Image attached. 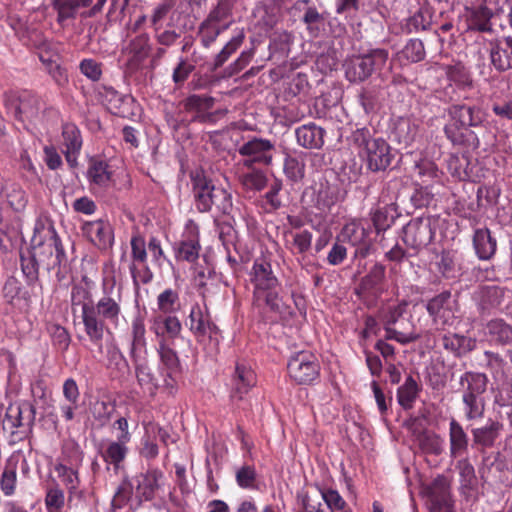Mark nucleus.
<instances>
[{
	"mask_svg": "<svg viewBox=\"0 0 512 512\" xmlns=\"http://www.w3.org/2000/svg\"><path fill=\"white\" fill-rule=\"evenodd\" d=\"M450 456L456 458L468 450V436L462 425L455 419L449 423Z\"/></svg>",
	"mask_w": 512,
	"mask_h": 512,
	"instance_id": "c85d7f7f",
	"label": "nucleus"
},
{
	"mask_svg": "<svg viewBox=\"0 0 512 512\" xmlns=\"http://www.w3.org/2000/svg\"><path fill=\"white\" fill-rule=\"evenodd\" d=\"M302 21L306 24L308 32L312 36L319 34V25L323 24L324 17L316 7H308L303 15Z\"/></svg>",
	"mask_w": 512,
	"mask_h": 512,
	"instance_id": "0e129e2a",
	"label": "nucleus"
},
{
	"mask_svg": "<svg viewBox=\"0 0 512 512\" xmlns=\"http://www.w3.org/2000/svg\"><path fill=\"white\" fill-rule=\"evenodd\" d=\"M65 505L64 491L58 484H54L47 489L45 496V506L48 512H60Z\"/></svg>",
	"mask_w": 512,
	"mask_h": 512,
	"instance_id": "8fccbe9b",
	"label": "nucleus"
},
{
	"mask_svg": "<svg viewBox=\"0 0 512 512\" xmlns=\"http://www.w3.org/2000/svg\"><path fill=\"white\" fill-rule=\"evenodd\" d=\"M407 303L405 301L396 305H390L380 313V320L385 330V340H394L402 345L416 341V337L404 329H394L397 324H402L406 312Z\"/></svg>",
	"mask_w": 512,
	"mask_h": 512,
	"instance_id": "6e6552de",
	"label": "nucleus"
},
{
	"mask_svg": "<svg viewBox=\"0 0 512 512\" xmlns=\"http://www.w3.org/2000/svg\"><path fill=\"white\" fill-rule=\"evenodd\" d=\"M4 104L8 112L19 121L35 118L40 109L39 99L28 92L21 94L6 92L4 94Z\"/></svg>",
	"mask_w": 512,
	"mask_h": 512,
	"instance_id": "9d476101",
	"label": "nucleus"
},
{
	"mask_svg": "<svg viewBox=\"0 0 512 512\" xmlns=\"http://www.w3.org/2000/svg\"><path fill=\"white\" fill-rule=\"evenodd\" d=\"M431 25V16L427 10L419 9L406 23L408 33L427 30Z\"/></svg>",
	"mask_w": 512,
	"mask_h": 512,
	"instance_id": "5fc2aeb1",
	"label": "nucleus"
},
{
	"mask_svg": "<svg viewBox=\"0 0 512 512\" xmlns=\"http://www.w3.org/2000/svg\"><path fill=\"white\" fill-rule=\"evenodd\" d=\"M215 103V99L207 95L192 94L183 100L182 104L187 112L203 113L210 110Z\"/></svg>",
	"mask_w": 512,
	"mask_h": 512,
	"instance_id": "37998d69",
	"label": "nucleus"
},
{
	"mask_svg": "<svg viewBox=\"0 0 512 512\" xmlns=\"http://www.w3.org/2000/svg\"><path fill=\"white\" fill-rule=\"evenodd\" d=\"M352 143L369 171H385L391 165L394 155L383 138L372 137L367 129H357L352 134Z\"/></svg>",
	"mask_w": 512,
	"mask_h": 512,
	"instance_id": "20e7f679",
	"label": "nucleus"
},
{
	"mask_svg": "<svg viewBox=\"0 0 512 512\" xmlns=\"http://www.w3.org/2000/svg\"><path fill=\"white\" fill-rule=\"evenodd\" d=\"M401 56L410 62H419L425 57L424 44L419 39H411L401 51Z\"/></svg>",
	"mask_w": 512,
	"mask_h": 512,
	"instance_id": "13d9d810",
	"label": "nucleus"
},
{
	"mask_svg": "<svg viewBox=\"0 0 512 512\" xmlns=\"http://www.w3.org/2000/svg\"><path fill=\"white\" fill-rule=\"evenodd\" d=\"M155 333L160 335L162 333H167L170 338H176L180 335L182 330V324L180 320L176 316H167L164 318H159L155 322Z\"/></svg>",
	"mask_w": 512,
	"mask_h": 512,
	"instance_id": "49530a36",
	"label": "nucleus"
},
{
	"mask_svg": "<svg viewBox=\"0 0 512 512\" xmlns=\"http://www.w3.org/2000/svg\"><path fill=\"white\" fill-rule=\"evenodd\" d=\"M432 220L429 217L415 218L403 227L402 239L407 247L418 251L426 247L434 237Z\"/></svg>",
	"mask_w": 512,
	"mask_h": 512,
	"instance_id": "9b49d317",
	"label": "nucleus"
},
{
	"mask_svg": "<svg viewBox=\"0 0 512 512\" xmlns=\"http://www.w3.org/2000/svg\"><path fill=\"white\" fill-rule=\"evenodd\" d=\"M154 37L157 43L161 46L170 47L174 45L177 40L181 37V30L172 28V25L169 23L166 29L157 28L154 30Z\"/></svg>",
	"mask_w": 512,
	"mask_h": 512,
	"instance_id": "052dcab7",
	"label": "nucleus"
},
{
	"mask_svg": "<svg viewBox=\"0 0 512 512\" xmlns=\"http://www.w3.org/2000/svg\"><path fill=\"white\" fill-rule=\"evenodd\" d=\"M250 277L254 287L253 294L255 301H260L263 292L276 290L279 285V281L273 273L270 262L264 258H258L254 261Z\"/></svg>",
	"mask_w": 512,
	"mask_h": 512,
	"instance_id": "dca6fc26",
	"label": "nucleus"
},
{
	"mask_svg": "<svg viewBox=\"0 0 512 512\" xmlns=\"http://www.w3.org/2000/svg\"><path fill=\"white\" fill-rule=\"evenodd\" d=\"M431 512H452L450 483L445 476L436 477L429 486Z\"/></svg>",
	"mask_w": 512,
	"mask_h": 512,
	"instance_id": "f3484780",
	"label": "nucleus"
},
{
	"mask_svg": "<svg viewBox=\"0 0 512 512\" xmlns=\"http://www.w3.org/2000/svg\"><path fill=\"white\" fill-rule=\"evenodd\" d=\"M132 496V485L128 481H123L117 488L113 499L111 501L112 508L121 509L123 508L127 502L130 500Z\"/></svg>",
	"mask_w": 512,
	"mask_h": 512,
	"instance_id": "338daca9",
	"label": "nucleus"
},
{
	"mask_svg": "<svg viewBox=\"0 0 512 512\" xmlns=\"http://www.w3.org/2000/svg\"><path fill=\"white\" fill-rule=\"evenodd\" d=\"M325 130L314 123L304 124L295 130L297 143L306 149H319L324 144Z\"/></svg>",
	"mask_w": 512,
	"mask_h": 512,
	"instance_id": "b1692460",
	"label": "nucleus"
},
{
	"mask_svg": "<svg viewBox=\"0 0 512 512\" xmlns=\"http://www.w3.org/2000/svg\"><path fill=\"white\" fill-rule=\"evenodd\" d=\"M158 309L163 313H173L179 307V295L176 290L171 288L165 289L158 295Z\"/></svg>",
	"mask_w": 512,
	"mask_h": 512,
	"instance_id": "864d4df0",
	"label": "nucleus"
},
{
	"mask_svg": "<svg viewBox=\"0 0 512 512\" xmlns=\"http://www.w3.org/2000/svg\"><path fill=\"white\" fill-rule=\"evenodd\" d=\"M446 75L450 81L458 86L466 87L472 84L470 73L462 63L447 66Z\"/></svg>",
	"mask_w": 512,
	"mask_h": 512,
	"instance_id": "603ef678",
	"label": "nucleus"
},
{
	"mask_svg": "<svg viewBox=\"0 0 512 512\" xmlns=\"http://www.w3.org/2000/svg\"><path fill=\"white\" fill-rule=\"evenodd\" d=\"M340 236L342 241L348 242L352 246L361 244L370 239L368 230L356 221H351L344 225Z\"/></svg>",
	"mask_w": 512,
	"mask_h": 512,
	"instance_id": "58836bf2",
	"label": "nucleus"
},
{
	"mask_svg": "<svg viewBox=\"0 0 512 512\" xmlns=\"http://www.w3.org/2000/svg\"><path fill=\"white\" fill-rule=\"evenodd\" d=\"M185 325L198 342L206 336L213 339L219 333V328L212 321L207 307L202 308L199 304L191 307Z\"/></svg>",
	"mask_w": 512,
	"mask_h": 512,
	"instance_id": "ddd939ff",
	"label": "nucleus"
},
{
	"mask_svg": "<svg viewBox=\"0 0 512 512\" xmlns=\"http://www.w3.org/2000/svg\"><path fill=\"white\" fill-rule=\"evenodd\" d=\"M49 332L53 345L60 351H66L71 341L68 331L64 327L54 324L50 326Z\"/></svg>",
	"mask_w": 512,
	"mask_h": 512,
	"instance_id": "e2e57ef3",
	"label": "nucleus"
},
{
	"mask_svg": "<svg viewBox=\"0 0 512 512\" xmlns=\"http://www.w3.org/2000/svg\"><path fill=\"white\" fill-rule=\"evenodd\" d=\"M426 310L432 318L436 330H444L454 324L455 315L451 308V293L443 291L426 304Z\"/></svg>",
	"mask_w": 512,
	"mask_h": 512,
	"instance_id": "2eb2a0df",
	"label": "nucleus"
},
{
	"mask_svg": "<svg viewBox=\"0 0 512 512\" xmlns=\"http://www.w3.org/2000/svg\"><path fill=\"white\" fill-rule=\"evenodd\" d=\"M275 145L268 139L253 137L249 141L242 144L238 152L241 156L246 157L243 165L250 168L253 164L270 165L273 159Z\"/></svg>",
	"mask_w": 512,
	"mask_h": 512,
	"instance_id": "f8f14e48",
	"label": "nucleus"
},
{
	"mask_svg": "<svg viewBox=\"0 0 512 512\" xmlns=\"http://www.w3.org/2000/svg\"><path fill=\"white\" fill-rule=\"evenodd\" d=\"M71 304L73 307L79 306L81 308V318L84 324L90 313V309L93 308L95 304L87 282L84 285L77 284L72 287Z\"/></svg>",
	"mask_w": 512,
	"mask_h": 512,
	"instance_id": "c756f323",
	"label": "nucleus"
},
{
	"mask_svg": "<svg viewBox=\"0 0 512 512\" xmlns=\"http://www.w3.org/2000/svg\"><path fill=\"white\" fill-rule=\"evenodd\" d=\"M113 171L107 161L91 158L87 169V179L91 184L101 188L108 187L112 182Z\"/></svg>",
	"mask_w": 512,
	"mask_h": 512,
	"instance_id": "393cba45",
	"label": "nucleus"
},
{
	"mask_svg": "<svg viewBox=\"0 0 512 512\" xmlns=\"http://www.w3.org/2000/svg\"><path fill=\"white\" fill-rule=\"evenodd\" d=\"M457 469L459 470L461 489L467 496H471L477 487V477L473 465L467 458L461 459L457 462Z\"/></svg>",
	"mask_w": 512,
	"mask_h": 512,
	"instance_id": "72a5a7b5",
	"label": "nucleus"
},
{
	"mask_svg": "<svg viewBox=\"0 0 512 512\" xmlns=\"http://www.w3.org/2000/svg\"><path fill=\"white\" fill-rule=\"evenodd\" d=\"M245 35L243 30H240L216 55L214 66L215 68L221 67L229 57L242 45Z\"/></svg>",
	"mask_w": 512,
	"mask_h": 512,
	"instance_id": "3c124183",
	"label": "nucleus"
},
{
	"mask_svg": "<svg viewBox=\"0 0 512 512\" xmlns=\"http://www.w3.org/2000/svg\"><path fill=\"white\" fill-rule=\"evenodd\" d=\"M145 324L143 319L140 317H136L133 319L131 324V357L133 361H136V357H139V354L146 349V339H145Z\"/></svg>",
	"mask_w": 512,
	"mask_h": 512,
	"instance_id": "c9c22d12",
	"label": "nucleus"
},
{
	"mask_svg": "<svg viewBox=\"0 0 512 512\" xmlns=\"http://www.w3.org/2000/svg\"><path fill=\"white\" fill-rule=\"evenodd\" d=\"M63 145L65 151H80L82 136L78 127L73 123H66L62 127Z\"/></svg>",
	"mask_w": 512,
	"mask_h": 512,
	"instance_id": "c03bdc74",
	"label": "nucleus"
},
{
	"mask_svg": "<svg viewBox=\"0 0 512 512\" xmlns=\"http://www.w3.org/2000/svg\"><path fill=\"white\" fill-rule=\"evenodd\" d=\"M418 132V127L408 118H400L394 127V136L398 143L410 145Z\"/></svg>",
	"mask_w": 512,
	"mask_h": 512,
	"instance_id": "ea45409f",
	"label": "nucleus"
},
{
	"mask_svg": "<svg viewBox=\"0 0 512 512\" xmlns=\"http://www.w3.org/2000/svg\"><path fill=\"white\" fill-rule=\"evenodd\" d=\"M158 353L162 365L167 369V376L169 378H172L174 374L180 372V360L177 353L172 348L162 342L159 344Z\"/></svg>",
	"mask_w": 512,
	"mask_h": 512,
	"instance_id": "79ce46f5",
	"label": "nucleus"
},
{
	"mask_svg": "<svg viewBox=\"0 0 512 512\" xmlns=\"http://www.w3.org/2000/svg\"><path fill=\"white\" fill-rule=\"evenodd\" d=\"M190 180L194 204L200 213H208L215 208L220 214H230L233 203L227 190L216 187L202 170L192 171Z\"/></svg>",
	"mask_w": 512,
	"mask_h": 512,
	"instance_id": "7ed1b4c3",
	"label": "nucleus"
},
{
	"mask_svg": "<svg viewBox=\"0 0 512 512\" xmlns=\"http://www.w3.org/2000/svg\"><path fill=\"white\" fill-rule=\"evenodd\" d=\"M17 464L18 461L16 459L12 457L9 458L0 477V488L7 496H10L15 492L18 469Z\"/></svg>",
	"mask_w": 512,
	"mask_h": 512,
	"instance_id": "4c0bfd02",
	"label": "nucleus"
},
{
	"mask_svg": "<svg viewBox=\"0 0 512 512\" xmlns=\"http://www.w3.org/2000/svg\"><path fill=\"white\" fill-rule=\"evenodd\" d=\"M503 425L494 420H489L485 426L473 428L471 434L473 443L482 448H491L500 435Z\"/></svg>",
	"mask_w": 512,
	"mask_h": 512,
	"instance_id": "cd10ccee",
	"label": "nucleus"
},
{
	"mask_svg": "<svg viewBox=\"0 0 512 512\" xmlns=\"http://www.w3.org/2000/svg\"><path fill=\"white\" fill-rule=\"evenodd\" d=\"M386 267L375 263L368 273L361 278L356 294L363 300H377L385 291Z\"/></svg>",
	"mask_w": 512,
	"mask_h": 512,
	"instance_id": "4468645a",
	"label": "nucleus"
},
{
	"mask_svg": "<svg viewBox=\"0 0 512 512\" xmlns=\"http://www.w3.org/2000/svg\"><path fill=\"white\" fill-rule=\"evenodd\" d=\"M322 499L331 510V512L337 510H343L347 504L337 490L334 489H320Z\"/></svg>",
	"mask_w": 512,
	"mask_h": 512,
	"instance_id": "774afa93",
	"label": "nucleus"
},
{
	"mask_svg": "<svg viewBox=\"0 0 512 512\" xmlns=\"http://www.w3.org/2000/svg\"><path fill=\"white\" fill-rule=\"evenodd\" d=\"M134 363L138 384L150 395H155L158 389V381L151 368L147 363L139 362L138 357H136V361H134Z\"/></svg>",
	"mask_w": 512,
	"mask_h": 512,
	"instance_id": "f704fd0d",
	"label": "nucleus"
},
{
	"mask_svg": "<svg viewBox=\"0 0 512 512\" xmlns=\"http://www.w3.org/2000/svg\"><path fill=\"white\" fill-rule=\"evenodd\" d=\"M287 370L297 384H312L320 374V364L311 352L300 351L291 356Z\"/></svg>",
	"mask_w": 512,
	"mask_h": 512,
	"instance_id": "1a4fd4ad",
	"label": "nucleus"
},
{
	"mask_svg": "<svg viewBox=\"0 0 512 512\" xmlns=\"http://www.w3.org/2000/svg\"><path fill=\"white\" fill-rule=\"evenodd\" d=\"M7 201L10 207L15 211H22L27 205V196L25 191L19 185H12L7 193Z\"/></svg>",
	"mask_w": 512,
	"mask_h": 512,
	"instance_id": "680f3d73",
	"label": "nucleus"
},
{
	"mask_svg": "<svg viewBox=\"0 0 512 512\" xmlns=\"http://www.w3.org/2000/svg\"><path fill=\"white\" fill-rule=\"evenodd\" d=\"M40 265L39 259L35 255V250H32L28 256L21 255L22 272L29 285L38 281V269Z\"/></svg>",
	"mask_w": 512,
	"mask_h": 512,
	"instance_id": "09e8293b",
	"label": "nucleus"
},
{
	"mask_svg": "<svg viewBox=\"0 0 512 512\" xmlns=\"http://www.w3.org/2000/svg\"><path fill=\"white\" fill-rule=\"evenodd\" d=\"M113 283L110 288L104 286L103 296L90 309L84 325V331L89 341L103 353V338L110 333L109 326L117 327L122 316L120 289L115 290Z\"/></svg>",
	"mask_w": 512,
	"mask_h": 512,
	"instance_id": "f257e3e1",
	"label": "nucleus"
},
{
	"mask_svg": "<svg viewBox=\"0 0 512 512\" xmlns=\"http://www.w3.org/2000/svg\"><path fill=\"white\" fill-rule=\"evenodd\" d=\"M240 182L246 190L261 191L267 184V178L263 172L255 170L242 174Z\"/></svg>",
	"mask_w": 512,
	"mask_h": 512,
	"instance_id": "6e6d98bb",
	"label": "nucleus"
},
{
	"mask_svg": "<svg viewBox=\"0 0 512 512\" xmlns=\"http://www.w3.org/2000/svg\"><path fill=\"white\" fill-rule=\"evenodd\" d=\"M421 387L411 376H407L404 383L398 387L396 397L398 404L404 409L409 410L414 406L419 396Z\"/></svg>",
	"mask_w": 512,
	"mask_h": 512,
	"instance_id": "7c9ffc66",
	"label": "nucleus"
},
{
	"mask_svg": "<svg viewBox=\"0 0 512 512\" xmlns=\"http://www.w3.org/2000/svg\"><path fill=\"white\" fill-rule=\"evenodd\" d=\"M201 246L197 236L182 240L177 249L176 257L179 260L194 262L198 259Z\"/></svg>",
	"mask_w": 512,
	"mask_h": 512,
	"instance_id": "a19ab883",
	"label": "nucleus"
},
{
	"mask_svg": "<svg viewBox=\"0 0 512 512\" xmlns=\"http://www.w3.org/2000/svg\"><path fill=\"white\" fill-rule=\"evenodd\" d=\"M36 409L29 401L10 404L3 419V429L10 435V442L16 443L25 439L35 422Z\"/></svg>",
	"mask_w": 512,
	"mask_h": 512,
	"instance_id": "39448f33",
	"label": "nucleus"
},
{
	"mask_svg": "<svg viewBox=\"0 0 512 512\" xmlns=\"http://www.w3.org/2000/svg\"><path fill=\"white\" fill-rule=\"evenodd\" d=\"M52 7L57 12L59 23L75 18L77 10L81 8L77 0H52Z\"/></svg>",
	"mask_w": 512,
	"mask_h": 512,
	"instance_id": "a18cd8bd",
	"label": "nucleus"
},
{
	"mask_svg": "<svg viewBox=\"0 0 512 512\" xmlns=\"http://www.w3.org/2000/svg\"><path fill=\"white\" fill-rule=\"evenodd\" d=\"M86 237L99 249H107L112 245L113 232L111 226L102 221L88 222L83 226Z\"/></svg>",
	"mask_w": 512,
	"mask_h": 512,
	"instance_id": "412c9836",
	"label": "nucleus"
},
{
	"mask_svg": "<svg viewBox=\"0 0 512 512\" xmlns=\"http://www.w3.org/2000/svg\"><path fill=\"white\" fill-rule=\"evenodd\" d=\"M489 57L496 71L505 72L512 69V37L491 41Z\"/></svg>",
	"mask_w": 512,
	"mask_h": 512,
	"instance_id": "a211bd4d",
	"label": "nucleus"
},
{
	"mask_svg": "<svg viewBox=\"0 0 512 512\" xmlns=\"http://www.w3.org/2000/svg\"><path fill=\"white\" fill-rule=\"evenodd\" d=\"M449 116L466 130L469 127H478L484 121V113L476 106L453 105L449 109Z\"/></svg>",
	"mask_w": 512,
	"mask_h": 512,
	"instance_id": "4be33fe9",
	"label": "nucleus"
},
{
	"mask_svg": "<svg viewBox=\"0 0 512 512\" xmlns=\"http://www.w3.org/2000/svg\"><path fill=\"white\" fill-rule=\"evenodd\" d=\"M479 293L483 308L498 306L501 302V290L496 286L482 287Z\"/></svg>",
	"mask_w": 512,
	"mask_h": 512,
	"instance_id": "69168bd1",
	"label": "nucleus"
},
{
	"mask_svg": "<svg viewBox=\"0 0 512 512\" xmlns=\"http://www.w3.org/2000/svg\"><path fill=\"white\" fill-rule=\"evenodd\" d=\"M499 21L501 27H512V0H483L473 18V28L480 32H491V20Z\"/></svg>",
	"mask_w": 512,
	"mask_h": 512,
	"instance_id": "0eeeda50",
	"label": "nucleus"
},
{
	"mask_svg": "<svg viewBox=\"0 0 512 512\" xmlns=\"http://www.w3.org/2000/svg\"><path fill=\"white\" fill-rule=\"evenodd\" d=\"M31 248L35 250L41 266L47 271L57 269L58 281L65 279L69 272V257L65 245L53 225L37 223L31 239Z\"/></svg>",
	"mask_w": 512,
	"mask_h": 512,
	"instance_id": "f03ea898",
	"label": "nucleus"
},
{
	"mask_svg": "<svg viewBox=\"0 0 512 512\" xmlns=\"http://www.w3.org/2000/svg\"><path fill=\"white\" fill-rule=\"evenodd\" d=\"M463 411L468 421L483 418L485 413L486 402L483 395L481 396H462Z\"/></svg>",
	"mask_w": 512,
	"mask_h": 512,
	"instance_id": "e433bc0d",
	"label": "nucleus"
},
{
	"mask_svg": "<svg viewBox=\"0 0 512 512\" xmlns=\"http://www.w3.org/2000/svg\"><path fill=\"white\" fill-rule=\"evenodd\" d=\"M255 384L256 375L253 370L245 364L237 363L232 376L231 398L242 400Z\"/></svg>",
	"mask_w": 512,
	"mask_h": 512,
	"instance_id": "6ab92c4d",
	"label": "nucleus"
},
{
	"mask_svg": "<svg viewBox=\"0 0 512 512\" xmlns=\"http://www.w3.org/2000/svg\"><path fill=\"white\" fill-rule=\"evenodd\" d=\"M388 57V51L381 48L373 49L366 54L352 56L344 63L345 76L350 82L365 81L386 65Z\"/></svg>",
	"mask_w": 512,
	"mask_h": 512,
	"instance_id": "423d86ee",
	"label": "nucleus"
},
{
	"mask_svg": "<svg viewBox=\"0 0 512 512\" xmlns=\"http://www.w3.org/2000/svg\"><path fill=\"white\" fill-rule=\"evenodd\" d=\"M230 26L229 23L223 26H215L203 21L199 27V36L201 43L205 48H209L217 39V37Z\"/></svg>",
	"mask_w": 512,
	"mask_h": 512,
	"instance_id": "de8ad7c7",
	"label": "nucleus"
},
{
	"mask_svg": "<svg viewBox=\"0 0 512 512\" xmlns=\"http://www.w3.org/2000/svg\"><path fill=\"white\" fill-rule=\"evenodd\" d=\"M473 246L479 259L489 260L496 253L497 240L488 228H480L474 232Z\"/></svg>",
	"mask_w": 512,
	"mask_h": 512,
	"instance_id": "a878e982",
	"label": "nucleus"
},
{
	"mask_svg": "<svg viewBox=\"0 0 512 512\" xmlns=\"http://www.w3.org/2000/svg\"><path fill=\"white\" fill-rule=\"evenodd\" d=\"M444 439L436 433H426L420 438V446L426 453L440 455L444 450Z\"/></svg>",
	"mask_w": 512,
	"mask_h": 512,
	"instance_id": "4d7b16f0",
	"label": "nucleus"
},
{
	"mask_svg": "<svg viewBox=\"0 0 512 512\" xmlns=\"http://www.w3.org/2000/svg\"><path fill=\"white\" fill-rule=\"evenodd\" d=\"M127 454V443L115 440L108 443L106 449L102 452V457L107 464L113 465L114 469L117 470L120 468Z\"/></svg>",
	"mask_w": 512,
	"mask_h": 512,
	"instance_id": "473e14b6",
	"label": "nucleus"
},
{
	"mask_svg": "<svg viewBox=\"0 0 512 512\" xmlns=\"http://www.w3.org/2000/svg\"><path fill=\"white\" fill-rule=\"evenodd\" d=\"M58 476L62 482L67 486L70 493H74L79 486V477L77 470L68 467L64 464H58L55 467Z\"/></svg>",
	"mask_w": 512,
	"mask_h": 512,
	"instance_id": "bf43d9fd",
	"label": "nucleus"
},
{
	"mask_svg": "<svg viewBox=\"0 0 512 512\" xmlns=\"http://www.w3.org/2000/svg\"><path fill=\"white\" fill-rule=\"evenodd\" d=\"M163 473L158 469H150L145 473H140L136 477V492L146 501L152 500L156 490L159 488L158 481Z\"/></svg>",
	"mask_w": 512,
	"mask_h": 512,
	"instance_id": "bb28decb",
	"label": "nucleus"
},
{
	"mask_svg": "<svg viewBox=\"0 0 512 512\" xmlns=\"http://www.w3.org/2000/svg\"><path fill=\"white\" fill-rule=\"evenodd\" d=\"M440 341L444 350L457 358L468 354L476 347L474 338L457 333H443L440 335Z\"/></svg>",
	"mask_w": 512,
	"mask_h": 512,
	"instance_id": "aec40b11",
	"label": "nucleus"
},
{
	"mask_svg": "<svg viewBox=\"0 0 512 512\" xmlns=\"http://www.w3.org/2000/svg\"><path fill=\"white\" fill-rule=\"evenodd\" d=\"M488 333L492 340L502 346H512V326L502 319H494L487 323Z\"/></svg>",
	"mask_w": 512,
	"mask_h": 512,
	"instance_id": "2f4dec72",
	"label": "nucleus"
},
{
	"mask_svg": "<svg viewBox=\"0 0 512 512\" xmlns=\"http://www.w3.org/2000/svg\"><path fill=\"white\" fill-rule=\"evenodd\" d=\"M488 377L485 373L466 371L459 378L462 396H481L487 390Z\"/></svg>",
	"mask_w": 512,
	"mask_h": 512,
	"instance_id": "5701e85b",
	"label": "nucleus"
}]
</instances>
